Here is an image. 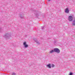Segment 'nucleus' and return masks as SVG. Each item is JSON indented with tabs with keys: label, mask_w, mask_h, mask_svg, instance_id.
Returning a JSON list of instances; mask_svg holds the SVG:
<instances>
[{
	"label": "nucleus",
	"mask_w": 75,
	"mask_h": 75,
	"mask_svg": "<svg viewBox=\"0 0 75 75\" xmlns=\"http://www.w3.org/2000/svg\"><path fill=\"white\" fill-rule=\"evenodd\" d=\"M47 67L49 68H51V64H49L47 65Z\"/></svg>",
	"instance_id": "39448f33"
},
{
	"label": "nucleus",
	"mask_w": 75,
	"mask_h": 75,
	"mask_svg": "<svg viewBox=\"0 0 75 75\" xmlns=\"http://www.w3.org/2000/svg\"><path fill=\"white\" fill-rule=\"evenodd\" d=\"M54 52H55L54 51V50H51V51H50V53H52Z\"/></svg>",
	"instance_id": "423d86ee"
},
{
	"label": "nucleus",
	"mask_w": 75,
	"mask_h": 75,
	"mask_svg": "<svg viewBox=\"0 0 75 75\" xmlns=\"http://www.w3.org/2000/svg\"><path fill=\"white\" fill-rule=\"evenodd\" d=\"M64 11L66 13H69V9H68V8H67L65 9Z\"/></svg>",
	"instance_id": "20e7f679"
},
{
	"label": "nucleus",
	"mask_w": 75,
	"mask_h": 75,
	"mask_svg": "<svg viewBox=\"0 0 75 75\" xmlns=\"http://www.w3.org/2000/svg\"><path fill=\"white\" fill-rule=\"evenodd\" d=\"M72 25L73 26H75V23H72Z\"/></svg>",
	"instance_id": "0eeeda50"
},
{
	"label": "nucleus",
	"mask_w": 75,
	"mask_h": 75,
	"mask_svg": "<svg viewBox=\"0 0 75 75\" xmlns=\"http://www.w3.org/2000/svg\"><path fill=\"white\" fill-rule=\"evenodd\" d=\"M72 74H73V73H71H71H70L69 75H72Z\"/></svg>",
	"instance_id": "9d476101"
},
{
	"label": "nucleus",
	"mask_w": 75,
	"mask_h": 75,
	"mask_svg": "<svg viewBox=\"0 0 75 75\" xmlns=\"http://www.w3.org/2000/svg\"><path fill=\"white\" fill-rule=\"evenodd\" d=\"M54 67V64H52V68Z\"/></svg>",
	"instance_id": "6e6552de"
},
{
	"label": "nucleus",
	"mask_w": 75,
	"mask_h": 75,
	"mask_svg": "<svg viewBox=\"0 0 75 75\" xmlns=\"http://www.w3.org/2000/svg\"><path fill=\"white\" fill-rule=\"evenodd\" d=\"M50 1V0H49V1Z\"/></svg>",
	"instance_id": "9b49d317"
},
{
	"label": "nucleus",
	"mask_w": 75,
	"mask_h": 75,
	"mask_svg": "<svg viewBox=\"0 0 75 75\" xmlns=\"http://www.w3.org/2000/svg\"><path fill=\"white\" fill-rule=\"evenodd\" d=\"M23 45H24L25 48H27L28 47V45L27 44L26 42H25L23 43Z\"/></svg>",
	"instance_id": "7ed1b4c3"
},
{
	"label": "nucleus",
	"mask_w": 75,
	"mask_h": 75,
	"mask_svg": "<svg viewBox=\"0 0 75 75\" xmlns=\"http://www.w3.org/2000/svg\"><path fill=\"white\" fill-rule=\"evenodd\" d=\"M54 52H57V53H59L60 52V50L58 49L55 48L54 49Z\"/></svg>",
	"instance_id": "f257e3e1"
},
{
	"label": "nucleus",
	"mask_w": 75,
	"mask_h": 75,
	"mask_svg": "<svg viewBox=\"0 0 75 75\" xmlns=\"http://www.w3.org/2000/svg\"><path fill=\"white\" fill-rule=\"evenodd\" d=\"M12 75H16V74L14 73H13L12 74Z\"/></svg>",
	"instance_id": "1a4fd4ad"
},
{
	"label": "nucleus",
	"mask_w": 75,
	"mask_h": 75,
	"mask_svg": "<svg viewBox=\"0 0 75 75\" xmlns=\"http://www.w3.org/2000/svg\"><path fill=\"white\" fill-rule=\"evenodd\" d=\"M74 22H75V21H74Z\"/></svg>",
	"instance_id": "f8f14e48"
},
{
	"label": "nucleus",
	"mask_w": 75,
	"mask_h": 75,
	"mask_svg": "<svg viewBox=\"0 0 75 75\" xmlns=\"http://www.w3.org/2000/svg\"><path fill=\"white\" fill-rule=\"evenodd\" d=\"M68 18L69 21H72V20H73V18L72 17V16H69Z\"/></svg>",
	"instance_id": "f03ea898"
}]
</instances>
